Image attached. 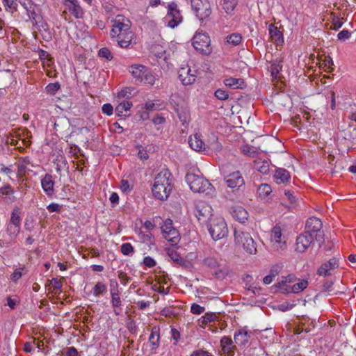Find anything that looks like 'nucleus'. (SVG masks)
<instances>
[{
	"instance_id": "obj_25",
	"label": "nucleus",
	"mask_w": 356,
	"mask_h": 356,
	"mask_svg": "<svg viewBox=\"0 0 356 356\" xmlns=\"http://www.w3.org/2000/svg\"><path fill=\"white\" fill-rule=\"evenodd\" d=\"M42 188L48 196H51L54 193V181L52 176L49 174H46L41 180Z\"/></svg>"
},
{
	"instance_id": "obj_47",
	"label": "nucleus",
	"mask_w": 356,
	"mask_h": 356,
	"mask_svg": "<svg viewBox=\"0 0 356 356\" xmlns=\"http://www.w3.org/2000/svg\"><path fill=\"white\" fill-rule=\"evenodd\" d=\"M99 56L102 58H105L108 60H111L113 58V55L109 49L106 47H102L99 49Z\"/></svg>"
},
{
	"instance_id": "obj_37",
	"label": "nucleus",
	"mask_w": 356,
	"mask_h": 356,
	"mask_svg": "<svg viewBox=\"0 0 356 356\" xmlns=\"http://www.w3.org/2000/svg\"><path fill=\"white\" fill-rule=\"evenodd\" d=\"M216 315L213 313H206L198 320V325L200 327L204 328L205 326L216 321Z\"/></svg>"
},
{
	"instance_id": "obj_64",
	"label": "nucleus",
	"mask_w": 356,
	"mask_h": 356,
	"mask_svg": "<svg viewBox=\"0 0 356 356\" xmlns=\"http://www.w3.org/2000/svg\"><path fill=\"white\" fill-rule=\"evenodd\" d=\"M191 356H213V355L206 350H197L194 351L191 354Z\"/></svg>"
},
{
	"instance_id": "obj_8",
	"label": "nucleus",
	"mask_w": 356,
	"mask_h": 356,
	"mask_svg": "<svg viewBox=\"0 0 356 356\" xmlns=\"http://www.w3.org/2000/svg\"><path fill=\"white\" fill-rule=\"evenodd\" d=\"M323 223L319 218H309L307 220L305 232L315 237L316 241L322 243L324 240V232L322 230Z\"/></svg>"
},
{
	"instance_id": "obj_39",
	"label": "nucleus",
	"mask_w": 356,
	"mask_h": 356,
	"mask_svg": "<svg viewBox=\"0 0 356 356\" xmlns=\"http://www.w3.org/2000/svg\"><path fill=\"white\" fill-rule=\"evenodd\" d=\"M296 280V277L293 274H290L286 277H282L281 280L277 282L276 286L280 288V291L283 292V288L289 286L288 284L292 283Z\"/></svg>"
},
{
	"instance_id": "obj_38",
	"label": "nucleus",
	"mask_w": 356,
	"mask_h": 356,
	"mask_svg": "<svg viewBox=\"0 0 356 356\" xmlns=\"http://www.w3.org/2000/svg\"><path fill=\"white\" fill-rule=\"evenodd\" d=\"M238 4V0H222V8L227 14L232 13Z\"/></svg>"
},
{
	"instance_id": "obj_60",
	"label": "nucleus",
	"mask_w": 356,
	"mask_h": 356,
	"mask_svg": "<svg viewBox=\"0 0 356 356\" xmlns=\"http://www.w3.org/2000/svg\"><path fill=\"white\" fill-rule=\"evenodd\" d=\"M351 33L348 30H343L338 33L337 38L339 40H345L348 39Z\"/></svg>"
},
{
	"instance_id": "obj_7",
	"label": "nucleus",
	"mask_w": 356,
	"mask_h": 356,
	"mask_svg": "<svg viewBox=\"0 0 356 356\" xmlns=\"http://www.w3.org/2000/svg\"><path fill=\"white\" fill-rule=\"evenodd\" d=\"M209 232L213 240L224 238L228 233L227 224L224 218L215 217L210 219Z\"/></svg>"
},
{
	"instance_id": "obj_30",
	"label": "nucleus",
	"mask_w": 356,
	"mask_h": 356,
	"mask_svg": "<svg viewBox=\"0 0 356 356\" xmlns=\"http://www.w3.org/2000/svg\"><path fill=\"white\" fill-rule=\"evenodd\" d=\"M175 111L182 124L184 126L188 125L191 119L189 110L186 107L177 106Z\"/></svg>"
},
{
	"instance_id": "obj_24",
	"label": "nucleus",
	"mask_w": 356,
	"mask_h": 356,
	"mask_svg": "<svg viewBox=\"0 0 356 356\" xmlns=\"http://www.w3.org/2000/svg\"><path fill=\"white\" fill-rule=\"evenodd\" d=\"M220 346L223 353L228 356H234L236 346L229 337H223L220 340Z\"/></svg>"
},
{
	"instance_id": "obj_27",
	"label": "nucleus",
	"mask_w": 356,
	"mask_h": 356,
	"mask_svg": "<svg viewBox=\"0 0 356 356\" xmlns=\"http://www.w3.org/2000/svg\"><path fill=\"white\" fill-rule=\"evenodd\" d=\"M273 178L277 184H281L289 182L291 179V175L284 168H277L275 170Z\"/></svg>"
},
{
	"instance_id": "obj_53",
	"label": "nucleus",
	"mask_w": 356,
	"mask_h": 356,
	"mask_svg": "<svg viewBox=\"0 0 356 356\" xmlns=\"http://www.w3.org/2000/svg\"><path fill=\"white\" fill-rule=\"evenodd\" d=\"M14 191L10 184H7L0 188V193L3 195L13 194Z\"/></svg>"
},
{
	"instance_id": "obj_11",
	"label": "nucleus",
	"mask_w": 356,
	"mask_h": 356,
	"mask_svg": "<svg viewBox=\"0 0 356 356\" xmlns=\"http://www.w3.org/2000/svg\"><path fill=\"white\" fill-rule=\"evenodd\" d=\"M161 229L163 237L172 245L178 243L180 235L179 232L172 227V220L167 219L161 227Z\"/></svg>"
},
{
	"instance_id": "obj_52",
	"label": "nucleus",
	"mask_w": 356,
	"mask_h": 356,
	"mask_svg": "<svg viewBox=\"0 0 356 356\" xmlns=\"http://www.w3.org/2000/svg\"><path fill=\"white\" fill-rule=\"evenodd\" d=\"M204 307L198 304L193 303L191 307V312L193 314H200L204 312Z\"/></svg>"
},
{
	"instance_id": "obj_26",
	"label": "nucleus",
	"mask_w": 356,
	"mask_h": 356,
	"mask_svg": "<svg viewBox=\"0 0 356 356\" xmlns=\"http://www.w3.org/2000/svg\"><path fill=\"white\" fill-rule=\"evenodd\" d=\"M33 26L41 33L44 39H50L51 38L49 25L44 20H43L42 17H41V19H38V22H35L33 24Z\"/></svg>"
},
{
	"instance_id": "obj_54",
	"label": "nucleus",
	"mask_w": 356,
	"mask_h": 356,
	"mask_svg": "<svg viewBox=\"0 0 356 356\" xmlns=\"http://www.w3.org/2000/svg\"><path fill=\"white\" fill-rule=\"evenodd\" d=\"M48 282L55 290H60L62 288V282L60 280L57 278H52L51 280H49Z\"/></svg>"
},
{
	"instance_id": "obj_56",
	"label": "nucleus",
	"mask_w": 356,
	"mask_h": 356,
	"mask_svg": "<svg viewBox=\"0 0 356 356\" xmlns=\"http://www.w3.org/2000/svg\"><path fill=\"white\" fill-rule=\"evenodd\" d=\"M143 264L148 268H152L156 266V261L151 257H145L143 259Z\"/></svg>"
},
{
	"instance_id": "obj_9",
	"label": "nucleus",
	"mask_w": 356,
	"mask_h": 356,
	"mask_svg": "<svg viewBox=\"0 0 356 356\" xmlns=\"http://www.w3.org/2000/svg\"><path fill=\"white\" fill-rule=\"evenodd\" d=\"M164 19L168 26L172 29L175 28L182 22L183 17L176 3L172 2L168 5V13Z\"/></svg>"
},
{
	"instance_id": "obj_35",
	"label": "nucleus",
	"mask_w": 356,
	"mask_h": 356,
	"mask_svg": "<svg viewBox=\"0 0 356 356\" xmlns=\"http://www.w3.org/2000/svg\"><path fill=\"white\" fill-rule=\"evenodd\" d=\"M26 9L29 17L33 22V24L35 22H38V19H41V17L42 16L40 14V10L38 8L36 9L35 5H31L29 8H26Z\"/></svg>"
},
{
	"instance_id": "obj_3",
	"label": "nucleus",
	"mask_w": 356,
	"mask_h": 356,
	"mask_svg": "<svg viewBox=\"0 0 356 356\" xmlns=\"http://www.w3.org/2000/svg\"><path fill=\"white\" fill-rule=\"evenodd\" d=\"M127 70L136 85L153 86L156 81L159 80L151 68L142 64H132L128 67Z\"/></svg>"
},
{
	"instance_id": "obj_28",
	"label": "nucleus",
	"mask_w": 356,
	"mask_h": 356,
	"mask_svg": "<svg viewBox=\"0 0 356 356\" xmlns=\"http://www.w3.org/2000/svg\"><path fill=\"white\" fill-rule=\"evenodd\" d=\"M268 31L272 41L277 44H282L283 43V34L277 26L271 24L269 25Z\"/></svg>"
},
{
	"instance_id": "obj_36",
	"label": "nucleus",
	"mask_w": 356,
	"mask_h": 356,
	"mask_svg": "<svg viewBox=\"0 0 356 356\" xmlns=\"http://www.w3.org/2000/svg\"><path fill=\"white\" fill-rule=\"evenodd\" d=\"M202 264L211 270H216L219 267L217 257L215 255L208 256L202 260Z\"/></svg>"
},
{
	"instance_id": "obj_14",
	"label": "nucleus",
	"mask_w": 356,
	"mask_h": 356,
	"mask_svg": "<svg viewBox=\"0 0 356 356\" xmlns=\"http://www.w3.org/2000/svg\"><path fill=\"white\" fill-rule=\"evenodd\" d=\"M211 207L205 202H198L196 204L195 215L200 222H206L211 216Z\"/></svg>"
},
{
	"instance_id": "obj_29",
	"label": "nucleus",
	"mask_w": 356,
	"mask_h": 356,
	"mask_svg": "<svg viewBox=\"0 0 356 356\" xmlns=\"http://www.w3.org/2000/svg\"><path fill=\"white\" fill-rule=\"evenodd\" d=\"M308 286V282L305 280H302L298 283L294 284L292 286H286V288H283V293H298L302 291Z\"/></svg>"
},
{
	"instance_id": "obj_49",
	"label": "nucleus",
	"mask_w": 356,
	"mask_h": 356,
	"mask_svg": "<svg viewBox=\"0 0 356 356\" xmlns=\"http://www.w3.org/2000/svg\"><path fill=\"white\" fill-rule=\"evenodd\" d=\"M60 84L58 82H55L49 83L46 87V90L47 92L54 95L60 89Z\"/></svg>"
},
{
	"instance_id": "obj_33",
	"label": "nucleus",
	"mask_w": 356,
	"mask_h": 356,
	"mask_svg": "<svg viewBox=\"0 0 356 356\" xmlns=\"http://www.w3.org/2000/svg\"><path fill=\"white\" fill-rule=\"evenodd\" d=\"M224 83L226 86L232 89L243 88L245 86V83L242 79H236L229 77L224 80Z\"/></svg>"
},
{
	"instance_id": "obj_1",
	"label": "nucleus",
	"mask_w": 356,
	"mask_h": 356,
	"mask_svg": "<svg viewBox=\"0 0 356 356\" xmlns=\"http://www.w3.org/2000/svg\"><path fill=\"white\" fill-rule=\"evenodd\" d=\"M111 23V38L115 39L121 48H129L135 36L131 29V21L124 15H118Z\"/></svg>"
},
{
	"instance_id": "obj_46",
	"label": "nucleus",
	"mask_w": 356,
	"mask_h": 356,
	"mask_svg": "<svg viewBox=\"0 0 356 356\" xmlns=\"http://www.w3.org/2000/svg\"><path fill=\"white\" fill-rule=\"evenodd\" d=\"M111 304L113 308L119 307L122 305V301L120 297V293L111 294Z\"/></svg>"
},
{
	"instance_id": "obj_17",
	"label": "nucleus",
	"mask_w": 356,
	"mask_h": 356,
	"mask_svg": "<svg viewBox=\"0 0 356 356\" xmlns=\"http://www.w3.org/2000/svg\"><path fill=\"white\" fill-rule=\"evenodd\" d=\"M21 220V209L18 207H15L10 214V224L12 225L8 227V230L11 233L19 232Z\"/></svg>"
},
{
	"instance_id": "obj_50",
	"label": "nucleus",
	"mask_w": 356,
	"mask_h": 356,
	"mask_svg": "<svg viewBox=\"0 0 356 356\" xmlns=\"http://www.w3.org/2000/svg\"><path fill=\"white\" fill-rule=\"evenodd\" d=\"M215 97L220 100H227L229 98V94L226 90L218 89L216 90Z\"/></svg>"
},
{
	"instance_id": "obj_45",
	"label": "nucleus",
	"mask_w": 356,
	"mask_h": 356,
	"mask_svg": "<svg viewBox=\"0 0 356 356\" xmlns=\"http://www.w3.org/2000/svg\"><path fill=\"white\" fill-rule=\"evenodd\" d=\"M121 252L124 255L132 254L134 252V247L130 243H125L121 245Z\"/></svg>"
},
{
	"instance_id": "obj_13",
	"label": "nucleus",
	"mask_w": 356,
	"mask_h": 356,
	"mask_svg": "<svg viewBox=\"0 0 356 356\" xmlns=\"http://www.w3.org/2000/svg\"><path fill=\"white\" fill-rule=\"evenodd\" d=\"M179 79L184 86L193 84L196 79V70H192L189 66L182 67L179 70Z\"/></svg>"
},
{
	"instance_id": "obj_20",
	"label": "nucleus",
	"mask_w": 356,
	"mask_h": 356,
	"mask_svg": "<svg viewBox=\"0 0 356 356\" xmlns=\"http://www.w3.org/2000/svg\"><path fill=\"white\" fill-rule=\"evenodd\" d=\"M251 337V333L248 332L245 328L238 330L235 332L234 339L235 343L239 346H245Z\"/></svg>"
},
{
	"instance_id": "obj_21",
	"label": "nucleus",
	"mask_w": 356,
	"mask_h": 356,
	"mask_svg": "<svg viewBox=\"0 0 356 356\" xmlns=\"http://www.w3.org/2000/svg\"><path fill=\"white\" fill-rule=\"evenodd\" d=\"M160 328L154 326L151 330L148 342L151 346V350L156 351L160 346Z\"/></svg>"
},
{
	"instance_id": "obj_44",
	"label": "nucleus",
	"mask_w": 356,
	"mask_h": 356,
	"mask_svg": "<svg viewBox=\"0 0 356 356\" xmlns=\"http://www.w3.org/2000/svg\"><path fill=\"white\" fill-rule=\"evenodd\" d=\"M278 275V270L276 268H273L270 270V274L264 277L263 282L265 284H270L275 277Z\"/></svg>"
},
{
	"instance_id": "obj_43",
	"label": "nucleus",
	"mask_w": 356,
	"mask_h": 356,
	"mask_svg": "<svg viewBox=\"0 0 356 356\" xmlns=\"http://www.w3.org/2000/svg\"><path fill=\"white\" fill-rule=\"evenodd\" d=\"M106 286L102 283L97 282L93 288V294L96 297H99L100 295L104 294L106 291Z\"/></svg>"
},
{
	"instance_id": "obj_22",
	"label": "nucleus",
	"mask_w": 356,
	"mask_h": 356,
	"mask_svg": "<svg viewBox=\"0 0 356 356\" xmlns=\"http://www.w3.org/2000/svg\"><path fill=\"white\" fill-rule=\"evenodd\" d=\"M232 216L241 223H245L248 220V213L247 211L241 206H235L230 209Z\"/></svg>"
},
{
	"instance_id": "obj_51",
	"label": "nucleus",
	"mask_w": 356,
	"mask_h": 356,
	"mask_svg": "<svg viewBox=\"0 0 356 356\" xmlns=\"http://www.w3.org/2000/svg\"><path fill=\"white\" fill-rule=\"evenodd\" d=\"M118 277L121 284L123 285H126L131 280V277L127 276V273L122 270L118 271Z\"/></svg>"
},
{
	"instance_id": "obj_58",
	"label": "nucleus",
	"mask_w": 356,
	"mask_h": 356,
	"mask_svg": "<svg viewBox=\"0 0 356 356\" xmlns=\"http://www.w3.org/2000/svg\"><path fill=\"white\" fill-rule=\"evenodd\" d=\"M39 58L41 60L48 59L49 62H53V58L50 56L49 54L43 49H40Z\"/></svg>"
},
{
	"instance_id": "obj_34",
	"label": "nucleus",
	"mask_w": 356,
	"mask_h": 356,
	"mask_svg": "<svg viewBox=\"0 0 356 356\" xmlns=\"http://www.w3.org/2000/svg\"><path fill=\"white\" fill-rule=\"evenodd\" d=\"M168 255L171 260L179 266H186L187 263V261L179 255L177 251L174 249H169L168 250Z\"/></svg>"
},
{
	"instance_id": "obj_57",
	"label": "nucleus",
	"mask_w": 356,
	"mask_h": 356,
	"mask_svg": "<svg viewBox=\"0 0 356 356\" xmlns=\"http://www.w3.org/2000/svg\"><path fill=\"white\" fill-rule=\"evenodd\" d=\"M102 111L104 114L111 115L113 113V108L111 104L107 103V104H104L102 106Z\"/></svg>"
},
{
	"instance_id": "obj_2",
	"label": "nucleus",
	"mask_w": 356,
	"mask_h": 356,
	"mask_svg": "<svg viewBox=\"0 0 356 356\" xmlns=\"http://www.w3.org/2000/svg\"><path fill=\"white\" fill-rule=\"evenodd\" d=\"M171 173L168 169H163L155 178L152 186V193L155 198L165 200L169 197L172 189Z\"/></svg>"
},
{
	"instance_id": "obj_12",
	"label": "nucleus",
	"mask_w": 356,
	"mask_h": 356,
	"mask_svg": "<svg viewBox=\"0 0 356 356\" xmlns=\"http://www.w3.org/2000/svg\"><path fill=\"white\" fill-rule=\"evenodd\" d=\"M65 6L67 10H64L61 15L65 20H69L67 17V11L76 19H82L83 17L84 10L81 6L79 0L70 3Z\"/></svg>"
},
{
	"instance_id": "obj_55",
	"label": "nucleus",
	"mask_w": 356,
	"mask_h": 356,
	"mask_svg": "<svg viewBox=\"0 0 356 356\" xmlns=\"http://www.w3.org/2000/svg\"><path fill=\"white\" fill-rule=\"evenodd\" d=\"M3 3L11 10H17V3L15 0H3Z\"/></svg>"
},
{
	"instance_id": "obj_15",
	"label": "nucleus",
	"mask_w": 356,
	"mask_h": 356,
	"mask_svg": "<svg viewBox=\"0 0 356 356\" xmlns=\"http://www.w3.org/2000/svg\"><path fill=\"white\" fill-rule=\"evenodd\" d=\"M339 266L338 260L333 257L329 261L324 262L317 270V274L320 276H330L333 274V271Z\"/></svg>"
},
{
	"instance_id": "obj_10",
	"label": "nucleus",
	"mask_w": 356,
	"mask_h": 356,
	"mask_svg": "<svg viewBox=\"0 0 356 356\" xmlns=\"http://www.w3.org/2000/svg\"><path fill=\"white\" fill-rule=\"evenodd\" d=\"M191 6L200 20L207 19L211 13V5L208 0H191Z\"/></svg>"
},
{
	"instance_id": "obj_41",
	"label": "nucleus",
	"mask_w": 356,
	"mask_h": 356,
	"mask_svg": "<svg viewBox=\"0 0 356 356\" xmlns=\"http://www.w3.org/2000/svg\"><path fill=\"white\" fill-rule=\"evenodd\" d=\"M282 68V65H281L280 62L274 63L270 65V70L272 76L274 79H279L280 78V72Z\"/></svg>"
},
{
	"instance_id": "obj_16",
	"label": "nucleus",
	"mask_w": 356,
	"mask_h": 356,
	"mask_svg": "<svg viewBox=\"0 0 356 356\" xmlns=\"http://www.w3.org/2000/svg\"><path fill=\"white\" fill-rule=\"evenodd\" d=\"M270 241L273 246L277 249H284L286 246V239L282 235V229L275 225L271 230Z\"/></svg>"
},
{
	"instance_id": "obj_31",
	"label": "nucleus",
	"mask_w": 356,
	"mask_h": 356,
	"mask_svg": "<svg viewBox=\"0 0 356 356\" xmlns=\"http://www.w3.org/2000/svg\"><path fill=\"white\" fill-rule=\"evenodd\" d=\"M132 102L128 101H123L115 107V114L118 116H129V114H126L124 113L129 111L130 108L132 107Z\"/></svg>"
},
{
	"instance_id": "obj_18",
	"label": "nucleus",
	"mask_w": 356,
	"mask_h": 356,
	"mask_svg": "<svg viewBox=\"0 0 356 356\" xmlns=\"http://www.w3.org/2000/svg\"><path fill=\"white\" fill-rule=\"evenodd\" d=\"M314 236L307 232H304L296 238V250L299 252H304L311 245Z\"/></svg>"
},
{
	"instance_id": "obj_4",
	"label": "nucleus",
	"mask_w": 356,
	"mask_h": 356,
	"mask_svg": "<svg viewBox=\"0 0 356 356\" xmlns=\"http://www.w3.org/2000/svg\"><path fill=\"white\" fill-rule=\"evenodd\" d=\"M234 238L236 243L241 245L247 253L250 254H255L257 253V244L250 233L243 230L235 229Z\"/></svg>"
},
{
	"instance_id": "obj_19",
	"label": "nucleus",
	"mask_w": 356,
	"mask_h": 356,
	"mask_svg": "<svg viewBox=\"0 0 356 356\" xmlns=\"http://www.w3.org/2000/svg\"><path fill=\"white\" fill-rule=\"evenodd\" d=\"M227 186L232 188H238L244 184V179L239 171L234 172L225 177Z\"/></svg>"
},
{
	"instance_id": "obj_42",
	"label": "nucleus",
	"mask_w": 356,
	"mask_h": 356,
	"mask_svg": "<svg viewBox=\"0 0 356 356\" xmlns=\"http://www.w3.org/2000/svg\"><path fill=\"white\" fill-rule=\"evenodd\" d=\"M257 191L260 196L266 197L272 192V189L268 184H261L258 187Z\"/></svg>"
},
{
	"instance_id": "obj_48",
	"label": "nucleus",
	"mask_w": 356,
	"mask_h": 356,
	"mask_svg": "<svg viewBox=\"0 0 356 356\" xmlns=\"http://www.w3.org/2000/svg\"><path fill=\"white\" fill-rule=\"evenodd\" d=\"M242 152L251 157H254L257 152L256 150L254 149L253 147L249 146V145H244L241 148Z\"/></svg>"
},
{
	"instance_id": "obj_61",
	"label": "nucleus",
	"mask_w": 356,
	"mask_h": 356,
	"mask_svg": "<svg viewBox=\"0 0 356 356\" xmlns=\"http://www.w3.org/2000/svg\"><path fill=\"white\" fill-rule=\"evenodd\" d=\"M24 268L20 269H16L14 273L11 275L10 279L16 282L18 280H19L22 276V273L21 272V270H23Z\"/></svg>"
},
{
	"instance_id": "obj_59",
	"label": "nucleus",
	"mask_w": 356,
	"mask_h": 356,
	"mask_svg": "<svg viewBox=\"0 0 356 356\" xmlns=\"http://www.w3.org/2000/svg\"><path fill=\"white\" fill-rule=\"evenodd\" d=\"M61 206L57 203H51L47 207V209L49 212H59L60 211Z\"/></svg>"
},
{
	"instance_id": "obj_63",
	"label": "nucleus",
	"mask_w": 356,
	"mask_h": 356,
	"mask_svg": "<svg viewBox=\"0 0 356 356\" xmlns=\"http://www.w3.org/2000/svg\"><path fill=\"white\" fill-rule=\"evenodd\" d=\"M78 352L74 347H70L63 353L62 356H77Z\"/></svg>"
},
{
	"instance_id": "obj_6",
	"label": "nucleus",
	"mask_w": 356,
	"mask_h": 356,
	"mask_svg": "<svg viewBox=\"0 0 356 356\" xmlns=\"http://www.w3.org/2000/svg\"><path fill=\"white\" fill-rule=\"evenodd\" d=\"M186 181L194 193H204L211 189V184L207 180L193 173H187Z\"/></svg>"
},
{
	"instance_id": "obj_23",
	"label": "nucleus",
	"mask_w": 356,
	"mask_h": 356,
	"mask_svg": "<svg viewBox=\"0 0 356 356\" xmlns=\"http://www.w3.org/2000/svg\"><path fill=\"white\" fill-rule=\"evenodd\" d=\"M188 144L193 149L197 152L206 150V145L203 143L201 136L198 134H195L189 137Z\"/></svg>"
},
{
	"instance_id": "obj_40",
	"label": "nucleus",
	"mask_w": 356,
	"mask_h": 356,
	"mask_svg": "<svg viewBox=\"0 0 356 356\" xmlns=\"http://www.w3.org/2000/svg\"><path fill=\"white\" fill-rule=\"evenodd\" d=\"M242 41V36L239 33H232L227 36L226 42L232 46L238 45Z\"/></svg>"
},
{
	"instance_id": "obj_62",
	"label": "nucleus",
	"mask_w": 356,
	"mask_h": 356,
	"mask_svg": "<svg viewBox=\"0 0 356 356\" xmlns=\"http://www.w3.org/2000/svg\"><path fill=\"white\" fill-rule=\"evenodd\" d=\"M110 292L111 294L119 293L118 284L116 280H111L110 283Z\"/></svg>"
},
{
	"instance_id": "obj_32",
	"label": "nucleus",
	"mask_w": 356,
	"mask_h": 356,
	"mask_svg": "<svg viewBox=\"0 0 356 356\" xmlns=\"http://www.w3.org/2000/svg\"><path fill=\"white\" fill-rule=\"evenodd\" d=\"M254 168L263 175H268L270 172L268 161L261 159H258L254 161Z\"/></svg>"
},
{
	"instance_id": "obj_5",
	"label": "nucleus",
	"mask_w": 356,
	"mask_h": 356,
	"mask_svg": "<svg viewBox=\"0 0 356 356\" xmlns=\"http://www.w3.org/2000/svg\"><path fill=\"white\" fill-rule=\"evenodd\" d=\"M192 44L196 51L204 55H209L212 52L211 39L207 33L196 32L193 38Z\"/></svg>"
}]
</instances>
